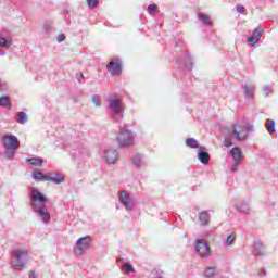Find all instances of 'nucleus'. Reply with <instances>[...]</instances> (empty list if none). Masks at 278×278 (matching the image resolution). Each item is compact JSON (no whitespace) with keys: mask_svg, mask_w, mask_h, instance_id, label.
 <instances>
[{"mask_svg":"<svg viewBox=\"0 0 278 278\" xmlns=\"http://www.w3.org/2000/svg\"><path fill=\"white\" fill-rule=\"evenodd\" d=\"M106 68L111 75H121L122 68H123V62L121 59H113L111 62L106 65Z\"/></svg>","mask_w":278,"mask_h":278,"instance_id":"11","label":"nucleus"},{"mask_svg":"<svg viewBox=\"0 0 278 278\" xmlns=\"http://www.w3.org/2000/svg\"><path fill=\"white\" fill-rule=\"evenodd\" d=\"M2 147L4 149L5 157L8 160H14L16 149H18V138L14 135H4L2 137Z\"/></svg>","mask_w":278,"mask_h":278,"instance_id":"2","label":"nucleus"},{"mask_svg":"<svg viewBox=\"0 0 278 278\" xmlns=\"http://www.w3.org/2000/svg\"><path fill=\"white\" fill-rule=\"evenodd\" d=\"M198 18L203 23L206 27H211L212 25V20L210 18V15L205 13H198Z\"/></svg>","mask_w":278,"mask_h":278,"instance_id":"21","label":"nucleus"},{"mask_svg":"<svg viewBox=\"0 0 278 278\" xmlns=\"http://www.w3.org/2000/svg\"><path fill=\"white\" fill-rule=\"evenodd\" d=\"M195 251L200 255V257H210L212 255V252L210 251V245L207 242L198 239L194 243Z\"/></svg>","mask_w":278,"mask_h":278,"instance_id":"10","label":"nucleus"},{"mask_svg":"<svg viewBox=\"0 0 278 278\" xmlns=\"http://www.w3.org/2000/svg\"><path fill=\"white\" fill-rule=\"evenodd\" d=\"M15 121L16 123H18L20 125H25V123H27L28 118H27V113L26 112H17L15 115Z\"/></svg>","mask_w":278,"mask_h":278,"instance_id":"22","label":"nucleus"},{"mask_svg":"<svg viewBox=\"0 0 278 278\" xmlns=\"http://www.w3.org/2000/svg\"><path fill=\"white\" fill-rule=\"evenodd\" d=\"M253 131V126H247V125H232V131L230 134V137L232 140H238V142H242L243 140H247L249 138V134Z\"/></svg>","mask_w":278,"mask_h":278,"instance_id":"5","label":"nucleus"},{"mask_svg":"<svg viewBox=\"0 0 278 278\" xmlns=\"http://www.w3.org/2000/svg\"><path fill=\"white\" fill-rule=\"evenodd\" d=\"M262 34H264V29L262 28H255L253 31H252V36H250L248 38V42H250V45L252 47H255V45H257L260 42V39L262 38Z\"/></svg>","mask_w":278,"mask_h":278,"instance_id":"14","label":"nucleus"},{"mask_svg":"<svg viewBox=\"0 0 278 278\" xmlns=\"http://www.w3.org/2000/svg\"><path fill=\"white\" fill-rule=\"evenodd\" d=\"M237 12L239 14H243V12H247V8H244V5H242V4H238L237 5Z\"/></svg>","mask_w":278,"mask_h":278,"instance_id":"36","label":"nucleus"},{"mask_svg":"<svg viewBox=\"0 0 278 278\" xmlns=\"http://www.w3.org/2000/svg\"><path fill=\"white\" fill-rule=\"evenodd\" d=\"M205 278L218 277V269L216 267H207L204 271Z\"/></svg>","mask_w":278,"mask_h":278,"instance_id":"23","label":"nucleus"},{"mask_svg":"<svg viewBox=\"0 0 278 278\" xmlns=\"http://www.w3.org/2000/svg\"><path fill=\"white\" fill-rule=\"evenodd\" d=\"M26 162L31 166H42V159L40 157L27 159Z\"/></svg>","mask_w":278,"mask_h":278,"instance_id":"28","label":"nucleus"},{"mask_svg":"<svg viewBox=\"0 0 278 278\" xmlns=\"http://www.w3.org/2000/svg\"><path fill=\"white\" fill-rule=\"evenodd\" d=\"M122 273H125L126 275H129V273H136V269L134 268V265L125 264V265L122 266Z\"/></svg>","mask_w":278,"mask_h":278,"instance_id":"29","label":"nucleus"},{"mask_svg":"<svg viewBox=\"0 0 278 278\" xmlns=\"http://www.w3.org/2000/svg\"><path fill=\"white\" fill-rule=\"evenodd\" d=\"M47 201H49V199L45 197L40 190L33 188L30 193V207L42 223L49 225V223H51V213H49V208H47Z\"/></svg>","mask_w":278,"mask_h":278,"instance_id":"1","label":"nucleus"},{"mask_svg":"<svg viewBox=\"0 0 278 278\" xmlns=\"http://www.w3.org/2000/svg\"><path fill=\"white\" fill-rule=\"evenodd\" d=\"M132 164L136 168H142L147 164L142 154H135L132 157Z\"/></svg>","mask_w":278,"mask_h":278,"instance_id":"19","label":"nucleus"},{"mask_svg":"<svg viewBox=\"0 0 278 278\" xmlns=\"http://www.w3.org/2000/svg\"><path fill=\"white\" fill-rule=\"evenodd\" d=\"M33 179L36 181H52V184H55L56 186H60V184H64L65 179L64 176H61L58 172H54L53 174H42L40 170L33 172Z\"/></svg>","mask_w":278,"mask_h":278,"instance_id":"4","label":"nucleus"},{"mask_svg":"<svg viewBox=\"0 0 278 278\" xmlns=\"http://www.w3.org/2000/svg\"><path fill=\"white\" fill-rule=\"evenodd\" d=\"M236 207H237L238 212H241L242 214H249V212L251 210L249 202H247L244 200L237 202Z\"/></svg>","mask_w":278,"mask_h":278,"instance_id":"18","label":"nucleus"},{"mask_svg":"<svg viewBox=\"0 0 278 278\" xmlns=\"http://www.w3.org/2000/svg\"><path fill=\"white\" fill-rule=\"evenodd\" d=\"M92 247V238L89 236L81 237L76 241V249L74 253L79 256L84 255Z\"/></svg>","mask_w":278,"mask_h":278,"instance_id":"7","label":"nucleus"},{"mask_svg":"<svg viewBox=\"0 0 278 278\" xmlns=\"http://www.w3.org/2000/svg\"><path fill=\"white\" fill-rule=\"evenodd\" d=\"M3 90V83L0 80V91Z\"/></svg>","mask_w":278,"mask_h":278,"instance_id":"42","label":"nucleus"},{"mask_svg":"<svg viewBox=\"0 0 278 278\" xmlns=\"http://www.w3.org/2000/svg\"><path fill=\"white\" fill-rule=\"evenodd\" d=\"M12 46V41H7L5 38L0 36V47L8 48Z\"/></svg>","mask_w":278,"mask_h":278,"instance_id":"33","label":"nucleus"},{"mask_svg":"<svg viewBox=\"0 0 278 278\" xmlns=\"http://www.w3.org/2000/svg\"><path fill=\"white\" fill-rule=\"evenodd\" d=\"M264 97H269L273 92V87L270 85H265L262 88Z\"/></svg>","mask_w":278,"mask_h":278,"instance_id":"31","label":"nucleus"},{"mask_svg":"<svg viewBox=\"0 0 278 278\" xmlns=\"http://www.w3.org/2000/svg\"><path fill=\"white\" fill-rule=\"evenodd\" d=\"M265 127L268 131V134H275L276 129H275V121L273 119H267L265 123Z\"/></svg>","mask_w":278,"mask_h":278,"instance_id":"27","label":"nucleus"},{"mask_svg":"<svg viewBox=\"0 0 278 278\" xmlns=\"http://www.w3.org/2000/svg\"><path fill=\"white\" fill-rule=\"evenodd\" d=\"M81 79H84V74H80L79 81H81Z\"/></svg>","mask_w":278,"mask_h":278,"instance_id":"44","label":"nucleus"},{"mask_svg":"<svg viewBox=\"0 0 278 278\" xmlns=\"http://www.w3.org/2000/svg\"><path fill=\"white\" fill-rule=\"evenodd\" d=\"M58 42H64V40H66V36L64 34H60L56 37Z\"/></svg>","mask_w":278,"mask_h":278,"instance_id":"37","label":"nucleus"},{"mask_svg":"<svg viewBox=\"0 0 278 278\" xmlns=\"http://www.w3.org/2000/svg\"><path fill=\"white\" fill-rule=\"evenodd\" d=\"M224 144H225V147H231L232 143H231V141H229V140H225V141H224Z\"/></svg>","mask_w":278,"mask_h":278,"instance_id":"40","label":"nucleus"},{"mask_svg":"<svg viewBox=\"0 0 278 278\" xmlns=\"http://www.w3.org/2000/svg\"><path fill=\"white\" fill-rule=\"evenodd\" d=\"M199 220L202 223V225H207L210 223V214L207 211H203L199 214Z\"/></svg>","mask_w":278,"mask_h":278,"instance_id":"24","label":"nucleus"},{"mask_svg":"<svg viewBox=\"0 0 278 278\" xmlns=\"http://www.w3.org/2000/svg\"><path fill=\"white\" fill-rule=\"evenodd\" d=\"M91 101L96 105V108H101V98H99V96H92Z\"/></svg>","mask_w":278,"mask_h":278,"instance_id":"32","label":"nucleus"},{"mask_svg":"<svg viewBox=\"0 0 278 278\" xmlns=\"http://www.w3.org/2000/svg\"><path fill=\"white\" fill-rule=\"evenodd\" d=\"M108 106L115 114V116H121L123 114V103L121 99L115 93L109 96Z\"/></svg>","mask_w":278,"mask_h":278,"instance_id":"8","label":"nucleus"},{"mask_svg":"<svg viewBox=\"0 0 278 278\" xmlns=\"http://www.w3.org/2000/svg\"><path fill=\"white\" fill-rule=\"evenodd\" d=\"M229 154L237 164L242 162V150L239 147L232 148Z\"/></svg>","mask_w":278,"mask_h":278,"instance_id":"15","label":"nucleus"},{"mask_svg":"<svg viewBox=\"0 0 278 278\" xmlns=\"http://www.w3.org/2000/svg\"><path fill=\"white\" fill-rule=\"evenodd\" d=\"M180 64H185V67L188 71H192V66H194V62H192V56L190 54H185L184 61H179Z\"/></svg>","mask_w":278,"mask_h":278,"instance_id":"20","label":"nucleus"},{"mask_svg":"<svg viewBox=\"0 0 278 278\" xmlns=\"http://www.w3.org/2000/svg\"><path fill=\"white\" fill-rule=\"evenodd\" d=\"M155 278H164L162 275L157 274Z\"/></svg>","mask_w":278,"mask_h":278,"instance_id":"43","label":"nucleus"},{"mask_svg":"<svg viewBox=\"0 0 278 278\" xmlns=\"http://www.w3.org/2000/svg\"><path fill=\"white\" fill-rule=\"evenodd\" d=\"M253 251L254 255H256L257 257L266 256V247L264 245V243H262L260 239L254 241Z\"/></svg>","mask_w":278,"mask_h":278,"instance_id":"13","label":"nucleus"},{"mask_svg":"<svg viewBox=\"0 0 278 278\" xmlns=\"http://www.w3.org/2000/svg\"><path fill=\"white\" fill-rule=\"evenodd\" d=\"M236 242V235L230 233L227 239L225 240L226 247H231Z\"/></svg>","mask_w":278,"mask_h":278,"instance_id":"30","label":"nucleus"},{"mask_svg":"<svg viewBox=\"0 0 278 278\" xmlns=\"http://www.w3.org/2000/svg\"><path fill=\"white\" fill-rule=\"evenodd\" d=\"M117 142L119 147H131L134 144V132H131L127 127L121 129L117 136Z\"/></svg>","mask_w":278,"mask_h":278,"instance_id":"6","label":"nucleus"},{"mask_svg":"<svg viewBox=\"0 0 278 278\" xmlns=\"http://www.w3.org/2000/svg\"><path fill=\"white\" fill-rule=\"evenodd\" d=\"M239 164H240V163L235 162V163L231 165V167H230L231 173H236V170H238Z\"/></svg>","mask_w":278,"mask_h":278,"instance_id":"38","label":"nucleus"},{"mask_svg":"<svg viewBox=\"0 0 278 278\" xmlns=\"http://www.w3.org/2000/svg\"><path fill=\"white\" fill-rule=\"evenodd\" d=\"M0 55H1V56L8 55V52H5V51H0Z\"/></svg>","mask_w":278,"mask_h":278,"instance_id":"41","label":"nucleus"},{"mask_svg":"<svg viewBox=\"0 0 278 278\" xmlns=\"http://www.w3.org/2000/svg\"><path fill=\"white\" fill-rule=\"evenodd\" d=\"M88 8H94L99 4V0H87Z\"/></svg>","mask_w":278,"mask_h":278,"instance_id":"35","label":"nucleus"},{"mask_svg":"<svg viewBox=\"0 0 278 278\" xmlns=\"http://www.w3.org/2000/svg\"><path fill=\"white\" fill-rule=\"evenodd\" d=\"M103 157L108 164H116V162H118V150L108 148L103 151Z\"/></svg>","mask_w":278,"mask_h":278,"instance_id":"12","label":"nucleus"},{"mask_svg":"<svg viewBox=\"0 0 278 278\" xmlns=\"http://www.w3.org/2000/svg\"><path fill=\"white\" fill-rule=\"evenodd\" d=\"M12 255V266L15 270H24L27 264V257H29V252L27 249H17L11 252Z\"/></svg>","mask_w":278,"mask_h":278,"instance_id":"3","label":"nucleus"},{"mask_svg":"<svg viewBox=\"0 0 278 278\" xmlns=\"http://www.w3.org/2000/svg\"><path fill=\"white\" fill-rule=\"evenodd\" d=\"M242 88L244 90L245 99H253V97L255 94V85L244 84V85H242Z\"/></svg>","mask_w":278,"mask_h":278,"instance_id":"16","label":"nucleus"},{"mask_svg":"<svg viewBox=\"0 0 278 278\" xmlns=\"http://www.w3.org/2000/svg\"><path fill=\"white\" fill-rule=\"evenodd\" d=\"M0 108H8L9 110L10 108H12L10 105V97L8 96L0 97Z\"/></svg>","mask_w":278,"mask_h":278,"instance_id":"26","label":"nucleus"},{"mask_svg":"<svg viewBox=\"0 0 278 278\" xmlns=\"http://www.w3.org/2000/svg\"><path fill=\"white\" fill-rule=\"evenodd\" d=\"M198 160H200L201 164H210V153L205 152V148L200 147L198 152Z\"/></svg>","mask_w":278,"mask_h":278,"instance_id":"17","label":"nucleus"},{"mask_svg":"<svg viewBox=\"0 0 278 278\" xmlns=\"http://www.w3.org/2000/svg\"><path fill=\"white\" fill-rule=\"evenodd\" d=\"M29 278H38V276L36 275V271L31 270L29 274Z\"/></svg>","mask_w":278,"mask_h":278,"instance_id":"39","label":"nucleus"},{"mask_svg":"<svg viewBox=\"0 0 278 278\" xmlns=\"http://www.w3.org/2000/svg\"><path fill=\"white\" fill-rule=\"evenodd\" d=\"M156 11H157V4H150V5L148 7V13H149L150 15H153V13L156 12Z\"/></svg>","mask_w":278,"mask_h":278,"instance_id":"34","label":"nucleus"},{"mask_svg":"<svg viewBox=\"0 0 278 278\" xmlns=\"http://www.w3.org/2000/svg\"><path fill=\"white\" fill-rule=\"evenodd\" d=\"M186 147H189L190 149H200L199 141L194 138H188L186 140Z\"/></svg>","mask_w":278,"mask_h":278,"instance_id":"25","label":"nucleus"},{"mask_svg":"<svg viewBox=\"0 0 278 278\" xmlns=\"http://www.w3.org/2000/svg\"><path fill=\"white\" fill-rule=\"evenodd\" d=\"M119 202L125 207L126 212H134L136 204L134 203V200L131 199V194H129V192L121 191Z\"/></svg>","mask_w":278,"mask_h":278,"instance_id":"9","label":"nucleus"}]
</instances>
